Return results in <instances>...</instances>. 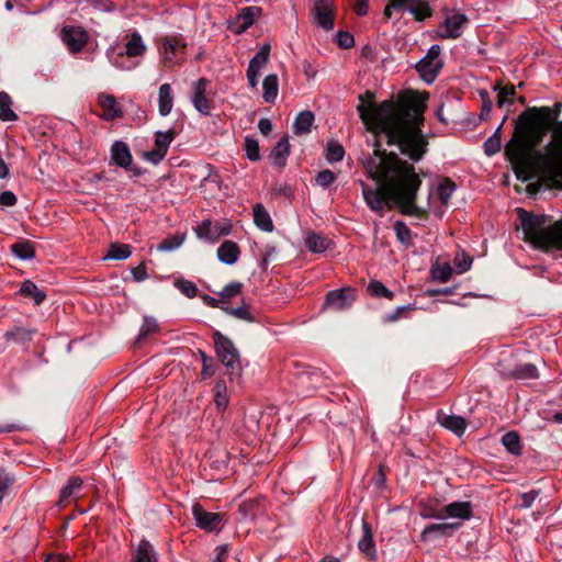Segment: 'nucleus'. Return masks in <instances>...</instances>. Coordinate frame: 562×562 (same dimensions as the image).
<instances>
[{"mask_svg": "<svg viewBox=\"0 0 562 562\" xmlns=\"http://www.w3.org/2000/svg\"><path fill=\"white\" fill-rule=\"evenodd\" d=\"M373 93L360 94L357 106L360 119L374 135V151L362 164L368 176L379 186L372 188L361 182L367 205L374 212H382L393 201L405 215L423 216L425 212L415 203L422 186L413 165L402 160L394 153L382 149V142L396 145L401 153L413 161H419L427 151L428 140L422 133L424 122V99L417 94L402 97L397 102H372Z\"/></svg>", "mask_w": 562, "mask_h": 562, "instance_id": "obj_1", "label": "nucleus"}, {"mask_svg": "<svg viewBox=\"0 0 562 562\" xmlns=\"http://www.w3.org/2000/svg\"><path fill=\"white\" fill-rule=\"evenodd\" d=\"M551 109H528L519 114L506 158L517 178L537 176L551 189H562V121L551 127Z\"/></svg>", "mask_w": 562, "mask_h": 562, "instance_id": "obj_2", "label": "nucleus"}, {"mask_svg": "<svg viewBox=\"0 0 562 562\" xmlns=\"http://www.w3.org/2000/svg\"><path fill=\"white\" fill-rule=\"evenodd\" d=\"M517 213L525 240L537 248L562 250V218L552 223L544 214L536 215L524 209H517Z\"/></svg>", "mask_w": 562, "mask_h": 562, "instance_id": "obj_3", "label": "nucleus"}, {"mask_svg": "<svg viewBox=\"0 0 562 562\" xmlns=\"http://www.w3.org/2000/svg\"><path fill=\"white\" fill-rule=\"evenodd\" d=\"M441 48L439 45H432L428 53L416 64V70L427 83H432L439 70L442 68L443 63L440 59Z\"/></svg>", "mask_w": 562, "mask_h": 562, "instance_id": "obj_4", "label": "nucleus"}, {"mask_svg": "<svg viewBox=\"0 0 562 562\" xmlns=\"http://www.w3.org/2000/svg\"><path fill=\"white\" fill-rule=\"evenodd\" d=\"M214 345L216 349V353L221 359L222 363L232 370V373L235 370L239 369V353L233 341L228 339L226 336L221 334L220 331H215L213 334Z\"/></svg>", "mask_w": 562, "mask_h": 562, "instance_id": "obj_5", "label": "nucleus"}, {"mask_svg": "<svg viewBox=\"0 0 562 562\" xmlns=\"http://www.w3.org/2000/svg\"><path fill=\"white\" fill-rule=\"evenodd\" d=\"M443 13L445 19L440 25L439 36L446 40L458 38L462 34L464 25L469 22L468 16L458 10L449 11L445 9Z\"/></svg>", "mask_w": 562, "mask_h": 562, "instance_id": "obj_6", "label": "nucleus"}, {"mask_svg": "<svg viewBox=\"0 0 562 562\" xmlns=\"http://www.w3.org/2000/svg\"><path fill=\"white\" fill-rule=\"evenodd\" d=\"M335 5L334 0H313L311 15L313 23L324 31H331L334 29L335 20Z\"/></svg>", "mask_w": 562, "mask_h": 562, "instance_id": "obj_7", "label": "nucleus"}, {"mask_svg": "<svg viewBox=\"0 0 562 562\" xmlns=\"http://www.w3.org/2000/svg\"><path fill=\"white\" fill-rule=\"evenodd\" d=\"M424 517L443 519L446 516L465 520L472 517V504L470 502H452L443 507V509L431 513H424Z\"/></svg>", "mask_w": 562, "mask_h": 562, "instance_id": "obj_8", "label": "nucleus"}, {"mask_svg": "<svg viewBox=\"0 0 562 562\" xmlns=\"http://www.w3.org/2000/svg\"><path fill=\"white\" fill-rule=\"evenodd\" d=\"M507 362V359H502L497 363L499 373L506 379H535L538 376V370L532 363H516L512 367Z\"/></svg>", "mask_w": 562, "mask_h": 562, "instance_id": "obj_9", "label": "nucleus"}, {"mask_svg": "<svg viewBox=\"0 0 562 562\" xmlns=\"http://www.w3.org/2000/svg\"><path fill=\"white\" fill-rule=\"evenodd\" d=\"M232 231L229 223H215L211 220H203L198 226L194 227V233L200 239H205L211 243L217 240L221 236L228 235Z\"/></svg>", "mask_w": 562, "mask_h": 562, "instance_id": "obj_10", "label": "nucleus"}, {"mask_svg": "<svg viewBox=\"0 0 562 562\" xmlns=\"http://www.w3.org/2000/svg\"><path fill=\"white\" fill-rule=\"evenodd\" d=\"M192 515L196 527L207 532L217 530L223 521V515L206 512L200 504L192 506Z\"/></svg>", "mask_w": 562, "mask_h": 562, "instance_id": "obj_11", "label": "nucleus"}, {"mask_svg": "<svg viewBox=\"0 0 562 562\" xmlns=\"http://www.w3.org/2000/svg\"><path fill=\"white\" fill-rule=\"evenodd\" d=\"M61 40L71 53L80 52L88 43V33L79 26H64Z\"/></svg>", "mask_w": 562, "mask_h": 562, "instance_id": "obj_12", "label": "nucleus"}, {"mask_svg": "<svg viewBox=\"0 0 562 562\" xmlns=\"http://www.w3.org/2000/svg\"><path fill=\"white\" fill-rule=\"evenodd\" d=\"M186 45L181 43L180 38L173 37H164L161 40V56L166 67H172L178 64L180 58L184 53Z\"/></svg>", "mask_w": 562, "mask_h": 562, "instance_id": "obj_13", "label": "nucleus"}, {"mask_svg": "<svg viewBox=\"0 0 562 562\" xmlns=\"http://www.w3.org/2000/svg\"><path fill=\"white\" fill-rule=\"evenodd\" d=\"M356 299V291L351 288L330 291L326 295L325 305L335 311L348 308Z\"/></svg>", "mask_w": 562, "mask_h": 562, "instance_id": "obj_14", "label": "nucleus"}, {"mask_svg": "<svg viewBox=\"0 0 562 562\" xmlns=\"http://www.w3.org/2000/svg\"><path fill=\"white\" fill-rule=\"evenodd\" d=\"M207 86L209 81L205 78H200L193 85L192 103L203 115H209L212 110V100L206 97Z\"/></svg>", "mask_w": 562, "mask_h": 562, "instance_id": "obj_15", "label": "nucleus"}, {"mask_svg": "<svg viewBox=\"0 0 562 562\" xmlns=\"http://www.w3.org/2000/svg\"><path fill=\"white\" fill-rule=\"evenodd\" d=\"M98 104L102 109L101 117L105 121H113L123 116V110L112 94H99Z\"/></svg>", "mask_w": 562, "mask_h": 562, "instance_id": "obj_16", "label": "nucleus"}, {"mask_svg": "<svg viewBox=\"0 0 562 562\" xmlns=\"http://www.w3.org/2000/svg\"><path fill=\"white\" fill-rule=\"evenodd\" d=\"M132 562H158V554L148 540L142 539L132 553Z\"/></svg>", "mask_w": 562, "mask_h": 562, "instance_id": "obj_17", "label": "nucleus"}, {"mask_svg": "<svg viewBox=\"0 0 562 562\" xmlns=\"http://www.w3.org/2000/svg\"><path fill=\"white\" fill-rule=\"evenodd\" d=\"M111 158L119 167L128 169L132 165V154L128 146L122 142L116 140L111 147Z\"/></svg>", "mask_w": 562, "mask_h": 562, "instance_id": "obj_18", "label": "nucleus"}, {"mask_svg": "<svg viewBox=\"0 0 562 562\" xmlns=\"http://www.w3.org/2000/svg\"><path fill=\"white\" fill-rule=\"evenodd\" d=\"M83 485V481L79 476H71L67 484L61 488L57 505L64 507L70 498H77Z\"/></svg>", "mask_w": 562, "mask_h": 562, "instance_id": "obj_19", "label": "nucleus"}, {"mask_svg": "<svg viewBox=\"0 0 562 562\" xmlns=\"http://www.w3.org/2000/svg\"><path fill=\"white\" fill-rule=\"evenodd\" d=\"M461 526V522H441V524H431L427 526L420 535L422 540H428L432 535L438 537H447L451 536L453 530L458 529Z\"/></svg>", "mask_w": 562, "mask_h": 562, "instance_id": "obj_20", "label": "nucleus"}, {"mask_svg": "<svg viewBox=\"0 0 562 562\" xmlns=\"http://www.w3.org/2000/svg\"><path fill=\"white\" fill-rule=\"evenodd\" d=\"M126 40L124 53H120L119 56L126 55L127 57H138L145 54L146 45L139 33L133 32L126 36Z\"/></svg>", "mask_w": 562, "mask_h": 562, "instance_id": "obj_21", "label": "nucleus"}, {"mask_svg": "<svg viewBox=\"0 0 562 562\" xmlns=\"http://www.w3.org/2000/svg\"><path fill=\"white\" fill-rule=\"evenodd\" d=\"M261 9L259 7H247L244 8L236 18V32L241 33L245 32L248 27H250L256 19L260 15Z\"/></svg>", "mask_w": 562, "mask_h": 562, "instance_id": "obj_22", "label": "nucleus"}, {"mask_svg": "<svg viewBox=\"0 0 562 562\" xmlns=\"http://www.w3.org/2000/svg\"><path fill=\"white\" fill-rule=\"evenodd\" d=\"M359 550L370 560L375 559V547L373 542L372 531L369 522L362 520V536L358 542Z\"/></svg>", "mask_w": 562, "mask_h": 562, "instance_id": "obj_23", "label": "nucleus"}, {"mask_svg": "<svg viewBox=\"0 0 562 562\" xmlns=\"http://www.w3.org/2000/svg\"><path fill=\"white\" fill-rule=\"evenodd\" d=\"M438 422L445 428L451 430L457 436H462L467 428V422L461 416L438 414Z\"/></svg>", "mask_w": 562, "mask_h": 562, "instance_id": "obj_24", "label": "nucleus"}, {"mask_svg": "<svg viewBox=\"0 0 562 562\" xmlns=\"http://www.w3.org/2000/svg\"><path fill=\"white\" fill-rule=\"evenodd\" d=\"M239 254L238 245L232 240H225L217 249V257L225 265L235 263L238 260Z\"/></svg>", "mask_w": 562, "mask_h": 562, "instance_id": "obj_25", "label": "nucleus"}, {"mask_svg": "<svg viewBox=\"0 0 562 562\" xmlns=\"http://www.w3.org/2000/svg\"><path fill=\"white\" fill-rule=\"evenodd\" d=\"M254 222L256 226L263 232H272L273 223L269 212L261 203H257L252 207Z\"/></svg>", "mask_w": 562, "mask_h": 562, "instance_id": "obj_26", "label": "nucleus"}, {"mask_svg": "<svg viewBox=\"0 0 562 562\" xmlns=\"http://www.w3.org/2000/svg\"><path fill=\"white\" fill-rule=\"evenodd\" d=\"M290 154V144H289V137L283 136L277 145L273 147L270 158L272 159L273 164L280 168L284 167L286 164V158Z\"/></svg>", "mask_w": 562, "mask_h": 562, "instance_id": "obj_27", "label": "nucleus"}, {"mask_svg": "<svg viewBox=\"0 0 562 562\" xmlns=\"http://www.w3.org/2000/svg\"><path fill=\"white\" fill-rule=\"evenodd\" d=\"M173 105L172 89L169 83H164L159 88L158 93V108L159 114L162 116L168 115L171 112Z\"/></svg>", "mask_w": 562, "mask_h": 562, "instance_id": "obj_28", "label": "nucleus"}, {"mask_svg": "<svg viewBox=\"0 0 562 562\" xmlns=\"http://www.w3.org/2000/svg\"><path fill=\"white\" fill-rule=\"evenodd\" d=\"M416 21L422 22L432 15V9L425 0H412L406 9Z\"/></svg>", "mask_w": 562, "mask_h": 562, "instance_id": "obj_29", "label": "nucleus"}, {"mask_svg": "<svg viewBox=\"0 0 562 562\" xmlns=\"http://www.w3.org/2000/svg\"><path fill=\"white\" fill-rule=\"evenodd\" d=\"M36 333L33 328H26L22 326H15L4 334L8 341L14 344H24L32 340L33 335Z\"/></svg>", "mask_w": 562, "mask_h": 562, "instance_id": "obj_30", "label": "nucleus"}, {"mask_svg": "<svg viewBox=\"0 0 562 562\" xmlns=\"http://www.w3.org/2000/svg\"><path fill=\"white\" fill-rule=\"evenodd\" d=\"M263 100L273 103L279 92V80L277 75H268L262 82Z\"/></svg>", "mask_w": 562, "mask_h": 562, "instance_id": "obj_31", "label": "nucleus"}, {"mask_svg": "<svg viewBox=\"0 0 562 562\" xmlns=\"http://www.w3.org/2000/svg\"><path fill=\"white\" fill-rule=\"evenodd\" d=\"M315 116L311 111L300 112L295 119L293 130L296 135L307 134L314 123Z\"/></svg>", "mask_w": 562, "mask_h": 562, "instance_id": "obj_32", "label": "nucleus"}, {"mask_svg": "<svg viewBox=\"0 0 562 562\" xmlns=\"http://www.w3.org/2000/svg\"><path fill=\"white\" fill-rule=\"evenodd\" d=\"M308 250L315 254L325 251L329 246V239L319 233H311L305 239Z\"/></svg>", "mask_w": 562, "mask_h": 562, "instance_id": "obj_33", "label": "nucleus"}, {"mask_svg": "<svg viewBox=\"0 0 562 562\" xmlns=\"http://www.w3.org/2000/svg\"><path fill=\"white\" fill-rule=\"evenodd\" d=\"M20 293L25 297L33 299L36 305H40L46 299V293L38 289L37 285L30 280H25L22 283Z\"/></svg>", "mask_w": 562, "mask_h": 562, "instance_id": "obj_34", "label": "nucleus"}, {"mask_svg": "<svg viewBox=\"0 0 562 562\" xmlns=\"http://www.w3.org/2000/svg\"><path fill=\"white\" fill-rule=\"evenodd\" d=\"M269 53H270V46L268 44L262 45L260 47V49L257 52V54L249 61L247 70H252V71H256L257 74H260L261 68L269 60Z\"/></svg>", "mask_w": 562, "mask_h": 562, "instance_id": "obj_35", "label": "nucleus"}, {"mask_svg": "<svg viewBox=\"0 0 562 562\" xmlns=\"http://www.w3.org/2000/svg\"><path fill=\"white\" fill-rule=\"evenodd\" d=\"M214 403L218 412H224L228 405L227 387L224 381H217L213 387Z\"/></svg>", "mask_w": 562, "mask_h": 562, "instance_id": "obj_36", "label": "nucleus"}, {"mask_svg": "<svg viewBox=\"0 0 562 562\" xmlns=\"http://www.w3.org/2000/svg\"><path fill=\"white\" fill-rule=\"evenodd\" d=\"M224 312L237 319L252 323L255 322L254 315L250 313V306L249 304L243 302L240 306L238 307H231L229 303H226V308H224Z\"/></svg>", "mask_w": 562, "mask_h": 562, "instance_id": "obj_37", "label": "nucleus"}, {"mask_svg": "<svg viewBox=\"0 0 562 562\" xmlns=\"http://www.w3.org/2000/svg\"><path fill=\"white\" fill-rule=\"evenodd\" d=\"M11 105H12L11 97L7 92L1 91L0 92V120L1 121H15L18 119V115L11 109Z\"/></svg>", "mask_w": 562, "mask_h": 562, "instance_id": "obj_38", "label": "nucleus"}, {"mask_svg": "<svg viewBox=\"0 0 562 562\" xmlns=\"http://www.w3.org/2000/svg\"><path fill=\"white\" fill-rule=\"evenodd\" d=\"M132 254L131 246L127 244L113 243L104 259L124 260Z\"/></svg>", "mask_w": 562, "mask_h": 562, "instance_id": "obj_39", "label": "nucleus"}, {"mask_svg": "<svg viewBox=\"0 0 562 562\" xmlns=\"http://www.w3.org/2000/svg\"><path fill=\"white\" fill-rule=\"evenodd\" d=\"M502 442L512 454L519 456L521 453L520 438L516 431L506 432L502 438Z\"/></svg>", "mask_w": 562, "mask_h": 562, "instance_id": "obj_40", "label": "nucleus"}, {"mask_svg": "<svg viewBox=\"0 0 562 562\" xmlns=\"http://www.w3.org/2000/svg\"><path fill=\"white\" fill-rule=\"evenodd\" d=\"M12 252L20 259H32L35 256V249L30 241H20L11 246Z\"/></svg>", "mask_w": 562, "mask_h": 562, "instance_id": "obj_41", "label": "nucleus"}, {"mask_svg": "<svg viewBox=\"0 0 562 562\" xmlns=\"http://www.w3.org/2000/svg\"><path fill=\"white\" fill-rule=\"evenodd\" d=\"M345 155V149L341 144L337 140H330L326 146V159L328 162H337L342 160Z\"/></svg>", "mask_w": 562, "mask_h": 562, "instance_id": "obj_42", "label": "nucleus"}, {"mask_svg": "<svg viewBox=\"0 0 562 562\" xmlns=\"http://www.w3.org/2000/svg\"><path fill=\"white\" fill-rule=\"evenodd\" d=\"M501 128H502V125H499L496 128V131L494 132V134L492 136H490L484 143V150H485V154L488 156L495 155L502 148Z\"/></svg>", "mask_w": 562, "mask_h": 562, "instance_id": "obj_43", "label": "nucleus"}, {"mask_svg": "<svg viewBox=\"0 0 562 562\" xmlns=\"http://www.w3.org/2000/svg\"><path fill=\"white\" fill-rule=\"evenodd\" d=\"M495 90L498 91L497 105L499 108L504 106L506 103L513 104V98L516 94V88L513 85L505 87L497 85L495 86Z\"/></svg>", "mask_w": 562, "mask_h": 562, "instance_id": "obj_44", "label": "nucleus"}, {"mask_svg": "<svg viewBox=\"0 0 562 562\" xmlns=\"http://www.w3.org/2000/svg\"><path fill=\"white\" fill-rule=\"evenodd\" d=\"M456 191V184L450 179H445L437 189L438 198L442 204H448Z\"/></svg>", "mask_w": 562, "mask_h": 562, "instance_id": "obj_45", "label": "nucleus"}, {"mask_svg": "<svg viewBox=\"0 0 562 562\" xmlns=\"http://www.w3.org/2000/svg\"><path fill=\"white\" fill-rule=\"evenodd\" d=\"M175 135L176 133L173 130H168L167 132H156L155 146L167 153L170 144L175 138Z\"/></svg>", "mask_w": 562, "mask_h": 562, "instance_id": "obj_46", "label": "nucleus"}, {"mask_svg": "<svg viewBox=\"0 0 562 562\" xmlns=\"http://www.w3.org/2000/svg\"><path fill=\"white\" fill-rule=\"evenodd\" d=\"M368 292L371 295L376 296V297H387V299L393 297V292L390 291L382 282L376 281V280L371 281L368 284Z\"/></svg>", "mask_w": 562, "mask_h": 562, "instance_id": "obj_47", "label": "nucleus"}, {"mask_svg": "<svg viewBox=\"0 0 562 562\" xmlns=\"http://www.w3.org/2000/svg\"><path fill=\"white\" fill-rule=\"evenodd\" d=\"M473 259L464 251L458 252L454 257L453 263L458 273H464L472 266Z\"/></svg>", "mask_w": 562, "mask_h": 562, "instance_id": "obj_48", "label": "nucleus"}, {"mask_svg": "<svg viewBox=\"0 0 562 562\" xmlns=\"http://www.w3.org/2000/svg\"><path fill=\"white\" fill-rule=\"evenodd\" d=\"M175 286L189 299L198 294V288L192 281L179 279L175 282Z\"/></svg>", "mask_w": 562, "mask_h": 562, "instance_id": "obj_49", "label": "nucleus"}, {"mask_svg": "<svg viewBox=\"0 0 562 562\" xmlns=\"http://www.w3.org/2000/svg\"><path fill=\"white\" fill-rule=\"evenodd\" d=\"M394 231L396 234L397 239L405 246L411 245L412 240V233L411 229L406 226L403 222H396L394 224Z\"/></svg>", "mask_w": 562, "mask_h": 562, "instance_id": "obj_50", "label": "nucleus"}, {"mask_svg": "<svg viewBox=\"0 0 562 562\" xmlns=\"http://www.w3.org/2000/svg\"><path fill=\"white\" fill-rule=\"evenodd\" d=\"M244 147L248 159L252 161L260 159L259 144L256 139L247 136L245 138Z\"/></svg>", "mask_w": 562, "mask_h": 562, "instance_id": "obj_51", "label": "nucleus"}, {"mask_svg": "<svg viewBox=\"0 0 562 562\" xmlns=\"http://www.w3.org/2000/svg\"><path fill=\"white\" fill-rule=\"evenodd\" d=\"M432 278L440 282H447L450 280L452 276V268L449 263H443L442 266H436L431 270Z\"/></svg>", "mask_w": 562, "mask_h": 562, "instance_id": "obj_52", "label": "nucleus"}, {"mask_svg": "<svg viewBox=\"0 0 562 562\" xmlns=\"http://www.w3.org/2000/svg\"><path fill=\"white\" fill-rule=\"evenodd\" d=\"M202 360V370H201V376L202 379H209L214 375L215 373V364L212 358L207 357L205 352L202 350L199 351Z\"/></svg>", "mask_w": 562, "mask_h": 562, "instance_id": "obj_53", "label": "nucleus"}, {"mask_svg": "<svg viewBox=\"0 0 562 562\" xmlns=\"http://www.w3.org/2000/svg\"><path fill=\"white\" fill-rule=\"evenodd\" d=\"M243 283L238 281L231 282L227 284L218 294L220 299H223L229 303V299L240 294Z\"/></svg>", "mask_w": 562, "mask_h": 562, "instance_id": "obj_54", "label": "nucleus"}, {"mask_svg": "<svg viewBox=\"0 0 562 562\" xmlns=\"http://www.w3.org/2000/svg\"><path fill=\"white\" fill-rule=\"evenodd\" d=\"M158 328L157 322L151 317H144L143 325L140 327L137 341L145 339L151 333H155Z\"/></svg>", "mask_w": 562, "mask_h": 562, "instance_id": "obj_55", "label": "nucleus"}, {"mask_svg": "<svg viewBox=\"0 0 562 562\" xmlns=\"http://www.w3.org/2000/svg\"><path fill=\"white\" fill-rule=\"evenodd\" d=\"M182 243H183V237L175 235V236L164 239L158 245L157 248L160 251H170V250L178 248Z\"/></svg>", "mask_w": 562, "mask_h": 562, "instance_id": "obj_56", "label": "nucleus"}, {"mask_svg": "<svg viewBox=\"0 0 562 562\" xmlns=\"http://www.w3.org/2000/svg\"><path fill=\"white\" fill-rule=\"evenodd\" d=\"M335 180L336 175L329 169H325L316 176V183L323 188H328Z\"/></svg>", "mask_w": 562, "mask_h": 562, "instance_id": "obj_57", "label": "nucleus"}, {"mask_svg": "<svg viewBox=\"0 0 562 562\" xmlns=\"http://www.w3.org/2000/svg\"><path fill=\"white\" fill-rule=\"evenodd\" d=\"M337 45L340 48H351L355 45V38L351 33L347 31H339L336 35Z\"/></svg>", "mask_w": 562, "mask_h": 562, "instance_id": "obj_58", "label": "nucleus"}, {"mask_svg": "<svg viewBox=\"0 0 562 562\" xmlns=\"http://www.w3.org/2000/svg\"><path fill=\"white\" fill-rule=\"evenodd\" d=\"M166 155H167L166 151H164L162 149L155 146L151 150L145 151L143 157L145 160H147L154 165H157L164 160Z\"/></svg>", "mask_w": 562, "mask_h": 562, "instance_id": "obj_59", "label": "nucleus"}, {"mask_svg": "<svg viewBox=\"0 0 562 562\" xmlns=\"http://www.w3.org/2000/svg\"><path fill=\"white\" fill-rule=\"evenodd\" d=\"M202 300L203 302L207 305V306H211V307H216V308H220L222 311H224V308H226V303L227 301L223 300V299H220L218 297H213L211 295H207V294H204L202 296Z\"/></svg>", "mask_w": 562, "mask_h": 562, "instance_id": "obj_60", "label": "nucleus"}, {"mask_svg": "<svg viewBox=\"0 0 562 562\" xmlns=\"http://www.w3.org/2000/svg\"><path fill=\"white\" fill-rule=\"evenodd\" d=\"M16 196L11 191H4L0 194V204L3 206H13L16 204Z\"/></svg>", "mask_w": 562, "mask_h": 562, "instance_id": "obj_61", "label": "nucleus"}, {"mask_svg": "<svg viewBox=\"0 0 562 562\" xmlns=\"http://www.w3.org/2000/svg\"><path fill=\"white\" fill-rule=\"evenodd\" d=\"M353 1V11L357 15L363 16L369 11L368 0H352Z\"/></svg>", "mask_w": 562, "mask_h": 562, "instance_id": "obj_62", "label": "nucleus"}, {"mask_svg": "<svg viewBox=\"0 0 562 562\" xmlns=\"http://www.w3.org/2000/svg\"><path fill=\"white\" fill-rule=\"evenodd\" d=\"M132 273H133L134 280L137 281V282L144 281L148 277L147 269H146L145 265H143V263H140L137 267L133 268L132 269Z\"/></svg>", "mask_w": 562, "mask_h": 562, "instance_id": "obj_63", "label": "nucleus"}, {"mask_svg": "<svg viewBox=\"0 0 562 562\" xmlns=\"http://www.w3.org/2000/svg\"><path fill=\"white\" fill-rule=\"evenodd\" d=\"M537 496H538V493L535 491L524 493L521 495V501H522L521 507L529 508L532 505V503L535 502V499L537 498Z\"/></svg>", "mask_w": 562, "mask_h": 562, "instance_id": "obj_64", "label": "nucleus"}]
</instances>
